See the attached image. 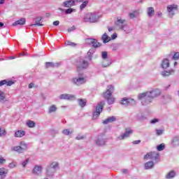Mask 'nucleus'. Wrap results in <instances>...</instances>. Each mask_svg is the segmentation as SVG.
Segmentation results:
<instances>
[{"instance_id":"obj_8","label":"nucleus","mask_w":179,"mask_h":179,"mask_svg":"<svg viewBox=\"0 0 179 179\" xmlns=\"http://www.w3.org/2000/svg\"><path fill=\"white\" fill-rule=\"evenodd\" d=\"M86 43L88 44V45H92L93 48H99V47H101V43L94 38H87Z\"/></svg>"},{"instance_id":"obj_21","label":"nucleus","mask_w":179,"mask_h":179,"mask_svg":"<svg viewBox=\"0 0 179 179\" xmlns=\"http://www.w3.org/2000/svg\"><path fill=\"white\" fill-rule=\"evenodd\" d=\"M42 171H43V167L41 166H35L32 171V173L33 174L38 175L40 174V173H41Z\"/></svg>"},{"instance_id":"obj_34","label":"nucleus","mask_w":179,"mask_h":179,"mask_svg":"<svg viewBox=\"0 0 179 179\" xmlns=\"http://www.w3.org/2000/svg\"><path fill=\"white\" fill-rule=\"evenodd\" d=\"M81 68L83 69H86V68H87V66H89V62L86 60H81Z\"/></svg>"},{"instance_id":"obj_3","label":"nucleus","mask_w":179,"mask_h":179,"mask_svg":"<svg viewBox=\"0 0 179 179\" xmlns=\"http://www.w3.org/2000/svg\"><path fill=\"white\" fill-rule=\"evenodd\" d=\"M100 19V15L97 13H88L84 15V22L90 23H96Z\"/></svg>"},{"instance_id":"obj_48","label":"nucleus","mask_w":179,"mask_h":179,"mask_svg":"<svg viewBox=\"0 0 179 179\" xmlns=\"http://www.w3.org/2000/svg\"><path fill=\"white\" fill-rule=\"evenodd\" d=\"M6 135V131L2 130V129L0 127V136H5Z\"/></svg>"},{"instance_id":"obj_57","label":"nucleus","mask_w":179,"mask_h":179,"mask_svg":"<svg viewBox=\"0 0 179 179\" xmlns=\"http://www.w3.org/2000/svg\"><path fill=\"white\" fill-rule=\"evenodd\" d=\"M53 25L54 26H59V21L57 20V21L53 22Z\"/></svg>"},{"instance_id":"obj_37","label":"nucleus","mask_w":179,"mask_h":179,"mask_svg":"<svg viewBox=\"0 0 179 179\" xmlns=\"http://www.w3.org/2000/svg\"><path fill=\"white\" fill-rule=\"evenodd\" d=\"M93 54H94V50H93L92 49H90L88 52H87V57H88V59L90 61H92V55H93Z\"/></svg>"},{"instance_id":"obj_58","label":"nucleus","mask_w":179,"mask_h":179,"mask_svg":"<svg viewBox=\"0 0 179 179\" xmlns=\"http://www.w3.org/2000/svg\"><path fill=\"white\" fill-rule=\"evenodd\" d=\"M75 30V26H73L72 27L69 28L68 29L69 33H71V31H73Z\"/></svg>"},{"instance_id":"obj_19","label":"nucleus","mask_w":179,"mask_h":179,"mask_svg":"<svg viewBox=\"0 0 179 179\" xmlns=\"http://www.w3.org/2000/svg\"><path fill=\"white\" fill-rule=\"evenodd\" d=\"M101 40L104 44H107V43L111 41V38L107 35V33H104L101 36Z\"/></svg>"},{"instance_id":"obj_53","label":"nucleus","mask_w":179,"mask_h":179,"mask_svg":"<svg viewBox=\"0 0 179 179\" xmlns=\"http://www.w3.org/2000/svg\"><path fill=\"white\" fill-rule=\"evenodd\" d=\"M156 122H159V119L155 118L150 121V124H156Z\"/></svg>"},{"instance_id":"obj_32","label":"nucleus","mask_w":179,"mask_h":179,"mask_svg":"<svg viewBox=\"0 0 179 179\" xmlns=\"http://www.w3.org/2000/svg\"><path fill=\"white\" fill-rule=\"evenodd\" d=\"M153 13H155V8H153V7H149L147 8V15L148 17H152V16H153Z\"/></svg>"},{"instance_id":"obj_15","label":"nucleus","mask_w":179,"mask_h":179,"mask_svg":"<svg viewBox=\"0 0 179 179\" xmlns=\"http://www.w3.org/2000/svg\"><path fill=\"white\" fill-rule=\"evenodd\" d=\"M64 8H72L75 6V0H67L63 2Z\"/></svg>"},{"instance_id":"obj_28","label":"nucleus","mask_w":179,"mask_h":179,"mask_svg":"<svg viewBox=\"0 0 179 179\" xmlns=\"http://www.w3.org/2000/svg\"><path fill=\"white\" fill-rule=\"evenodd\" d=\"M173 73H174V70L171 69L169 71H164L162 72V76L164 78H166L167 76H170V75H173Z\"/></svg>"},{"instance_id":"obj_11","label":"nucleus","mask_w":179,"mask_h":179,"mask_svg":"<svg viewBox=\"0 0 179 179\" xmlns=\"http://www.w3.org/2000/svg\"><path fill=\"white\" fill-rule=\"evenodd\" d=\"M125 20L117 19V20L115 22V24L119 27L121 30H124L125 29Z\"/></svg>"},{"instance_id":"obj_25","label":"nucleus","mask_w":179,"mask_h":179,"mask_svg":"<svg viewBox=\"0 0 179 179\" xmlns=\"http://www.w3.org/2000/svg\"><path fill=\"white\" fill-rule=\"evenodd\" d=\"M171 145H172L173 148H176V146H179V137H174L171 141Z\"/></svg>"},{"instance_id":"obj_54","label":"nucleus","mask_w":179,"mask_h":179,"mask_svg":"<svg viewBox=\"0 0 179 179\" xmlns=\"http://www.w3.org/2000/svg\"><path fill=\"white\" fill-rule=\"evenodd\" d=\"M133 145H139V143H141V140H136V141H132Z\"/></svg>"},{"instance_id":"obj_64","label":"nucleus","mask_w":179,"mask_h":179,"mask_svg":"<svg viewBox=\"0 0 179 179\" xmlns=\"http://www.w3.org/2000/svg\"><path fill=\"white\" fill-rule=\"evenodd\" d=\"M159 17L162 16V12H159L157 14Z\"/></svg>"},{"instance_id":"obj_5","label":"nucleus","mask_w":179,"mask_h":179,"mask_svg":"<svg viewBox=\"0 0 179 179\" xmlns=\"http://www.w3.org/2000/svg\"><path fill=\"white\" fill-rule=\"evenodd\" d=\"M104 104H106L104 101L98 103L97 106H96L95 111L93 112L92 120H97V118L100 117V114H101L103 112Z\"/></svg>"},{"instance_id":"obj_63","label":"nucleus","mask_w":179,"mask_h":179,"mask_svg":"<svg viewBox=\"0 0 179 179\" xmlns=\"http://www.w3.org/2000/svg\"><path fill=\"white\" fill-rule=\"evenodd\" d=\"M15 58H16L15 56H10V57H9V59H15Z\"/></svg>"},{"instance_id":"obj_22","label":"nucleus","mask_w":179,"mask_h":179,"mask_svg":"<svg viewBox=\"0 0 179 179\" xmlns=\"http://www.w3.org/2000/svg\"><path fill=\"white\" fill-rule=\"evenodd\" d=\"M161 66L163 69H167V68H169V66H170V62H169V60L167 59H164L162 61Z\"/></svg>"},{"instance_id":"obj_45","label":"nucleus","mask_w":179,"mask_h":179,"mask_svg":"<svg viewBox=\"0 0 179 179\" xmlns=\"http://www.w3.org/2000/svg\"><path fill=\"white\" fill-rule=\"evenodd\" d=\"M66 45H69L70 47H76V43L68 41L67 42L65 43Z\"/></svg>"},{"instance_id":"obj_27","label":"nucleus","mask_w":179,"mask_h":179,"mask_svg":"<svg viewBox=\"0 0 179 179\" xmlns=\"http://www.w3.org/2000/svg\"><path fill=\"white\" fill-rule=\"evenodd\" d=\"M46 171L48 177H52V176H54V173H55V169L51 168V166H48L46 169Z\"/></svg>"},{"instance_id":"obj_56","label":"nucleus","mask_w":179,"mask_h":179,"mask_svg":"<svg viewBox=\"0 0 179 179\" xmlns=\"http://www.w3.org/2000/svg\"><path fill=\"white\" fill-rule=\"evenodd\" d=\"M6 162V159L3 158H0V164H3Z\"/></svg>"},{"instance_id":"obj_16","label":"nucleus","mask_w":179,"mask_h":179,"mask_svg":"<svg viewBox=\"0 0 179 179\" xmlns=\"http://www.w3.org/2000/svg\"><path fill=\"white\" fill-rule=\"evenodd\" d=\"M155 167V162L153 161H148L144 164L145 170H151Z\"/></svg>"},{"instance_id":"obj_29","label":"nucleus","mask_w":179,"mask_h":179,"mask_svg":"<svg viewBox=\"0 0 179 179\" xmlns=\"http://www.w3.org/2000/svg\"><path fill=\"white\" fill-rule=\"evenodd\" d=\"M43 20V17H38L36 18L35 24H33L31 26H44V24H41V22Z\"/></svg>"},{"instance_id":"obj_59","label":"nucleus","mask_w":179,"mask_h":179,"mask_svg":"<svg viewBox=\"0 0 179 179\" xmlns=\"http://www.w3.org/2000/svg\"><path fill=\"white\" fill-rule=\"evenodd\" d=\"M115 38H117V34L115 33L111 36V39L115 40Z\"/></svg>"},{"instance_id":"obj_49","label":"nucleus","mask_w":179,"mask_h":179,"mask_svg":"<svg viewBox=\"0 0 179 179\" xmlns=\"http://www.w3.org/2000/svg\"><path fill=\"white\" fill-rule=\"evenodd\" d=\"M50 167H51L52 169H54V170H55L57 169V167H58V163H55L53 162Z\"/></svg>"},{"instance_id":"obj_18","label":"nucleus","mask_w":179,"mask_h":179,"mask_svg":"<svg viewBox=\"0 0 179 179\" xmlns=\"http://www.w3.org/2000/svg\"><path fill=\"white\" fill-rule=\"evenodd\" d=\"M14 84H15V82L12 80L7 81L6 80H2L0 81V87L5 85L6 86H12V85H14Z\"/></svg>"},{"instance_id":"obj_9","label":"nucleus","mask_w":179,"mask_h":179,"mask_svg":"<svg viewBox=\"0 0 179 179\" xmlns=\"http://www.w3.org/2000/svg\"><path fill=\"white\" fill-rule=\"evenodd\" d=\"M133 132L134 131H132V129H131L129 128H127V129H125L124 134L120 135L118 137V139H120V141H124V139H127V138H129V136L132 135Z\"/></svg>"},{"instance_id":"obj_33","label":"nucleus","mask_w":179,"mask_h":179,"mask_svg":"<svg viewBox=\"0 0 179 179\" xmlns=\"http://www.w3.org/2000/svg\"><path fill=\"white\" fill-rule=\"evenodd\" d=\"M57 106L55 105H52L48 108V113L52 114V113H55V111H57Z\"/></svg>"},{"instance_id":"obj_61","label":"nucleus","mask_w":179,"mask_h":179,"mask_svg":"<svg viewBox=\"0 0 179 179\" xmlns=\"http://www.w3.org/2000/svg\"><path fill=\"white\" fill-rule=\"evenodd\" d=\"M0 27H2L3 29H5V24H3V22H0Z\"/></svg>"},{"instance_id":"obj_7","label":"nucleus","mask_w":179,"mask_h":179,"mask_svg":"<svg viewBox=\"0 0 179 179\" xmlns=\"http://www.w3.org/2000/svg\"><path fill=\"white\" fill-rule=\"evenodd\" d=\"M11 150L12 152H17V153H24L27 150V144L24 142H21L20 145L11 148Z\"/></svg>"},{"instance_id":"obj_39","label":"nucleus","mask_w":179,"mask_h":179,"mask_svg":"<svg viewBox=\"0 0 179 179\" xmlns=\"http://www.w3.org/2000/svg\"><path fill=\"white\" fill-rule=\"evenodd\" d=\"M73 133V131H69V129H66L62 131V134L66 136L71 135Z\"/></svg>"},{"instance_id":"obj_52","label":"nucleus","mask_w":179,"mask_h":179,"mask_svg":"<svg viewBox=\"0 0 179 179\" xmlns=\"http://www.w3.org/2000/svg\"><path fill=\"white\" fill-rule=\"evenodd\" d=\"M8 167L10 169H15V167H16V164L13 162H11L8 164Z\"/></svg>"},{"instance_id":"obj_13","label":"nucleus","mask_w":179,"mask_h":179,"mask_svg":"<svg viewBox=\"0 0 179 179\" xmlns=\"http://www.w3.org/2000/svg\"><path fill=\"white\" fill-rule=\"evenodd\" d=\"M72 82L74 85L77 86H80V85H83L86 81L85 80V78H75L72 79Z\"/></svg>"},{"instance_id":"obj_41","label":"nucleus","mask_w":179,"mask_h":179,"mask_svg":"<svg viewBox=\"0 0 179 179\" xmlns=\"http://www.w3.org/2000/svg\"><path fill=\"white\" fill-rule=\"evenodd\" d=\"M164 99L165 100L166 103H170V101H171L172 100V98L170 95H166L165 96H164Z\"/></svg>"},{"instance_id":"obj_12","label":"nucleus","mask_w":179,"mask_h":179,"mask_svg":"<svg viewBox=\"0 0 179 179\" xmlns=\"http://www.w3.org/2000/svg\"><path fill=\"white\" fill-rule=\"evenodd\" d=\"M167 10L169 13V17H172L174 13V10H177V6L176 5H170L167 6Z\"/></svg>"},{"instance_id":"obj_62","label":"nucleus","mask_w":179,"mask_h":179,"mask_svg":"<svg viewBox=\"0 0 179 179\" xmlns=\"http://www.w3.org/2000/svg\"><path fill=\"white\" fill-rule=\"evenodd\" d=\"M5 3V0H0V5H3Z\"/></svg>"},{"instance_id":"obj_14","label":"nucleus","mask_w":179,"mask_h":179,"mask_svg":"<svg viewBox=\"0 0 179 179\" xmlns=\"http://www.w3.org/2000/svg\"><path fill=\"white\" fill-rule=\"evenodd\" d=\"M96 144L98 146H103L106 145V139L103 136H99L98 138L95 140Z\"/></svg>"},{"instance_id":"obj_50","label":"nucleus","mask_w":179,"mask_h":179,"mask_svg":"<svg viewBox=\"0 0 179 179\" xmlns=\"http://www.w3.org/2000/svg\"><path fill=\"white\" fill-rule=\"evenodd\" d=\"M29 162H30L29 159H27L25 161H24L22 164L23 167H26V166H27Z\"/></svg>"},{"instance_id":"obj_24","label":"nucleus","mask_w":179,"mask_h":179,"mask_svg":"<svg viewBox=\"0 0 179 179\" xmlns=\"http://www.w3.org/2000/svg\"><path fill=\"white\" fill-rule=\"evenodd\" d=\"M59 65V63L47 62L45 63V68H55V67H58Z\"/></svg>"},{"instance_id":"obj_46","label":"nucleus","mask_w":179,"mask_h":179,"mask_svg":"<svg viewBox=\"0 0 179 179\" xmlns=\"http://www.w3.org/2000/svg\"><path fill=\"white\" fill-rule=\"evenodd\" d=\"M129 16L130 17V19H135V17H136V12H133V13H130L129 14Z\"/></svg>"},{"instance_id":"obj_60","label":"nucleus","mask_w":179,"mask_h":179,"mask_svg":"<svg viewBox=\"0 0 179 179\" xmlns=\"http://www.w3.org/2000/svg\"><path fill=\"white\" fill-rule=\"evenodd\" d=\"M122 172L123 174H128V169H122Z\"/></svg>"},{"instance_id":"obj_47","label":"nucleus","mask_w":179,"mask_h":179,"mask_svg":"<svg viewBox=\"0 0 179 179\" xmlns=\"http://www.w3.org/2000/svg\"><path fill=\"white\" fill-rule=\"evenodd\" d=\"M179 59V52H176L173 56V59H174L175 61H177Z\"/></svg>"},{"instance_id":"obj_36","label":"nucleus","mask_w":179,"mask_h":179,"mask_svg":"<svg viewBox=\"0 0 179 179\" xmlns=\"http://www.w3.org/2000/svg\"><path fill=\"white\" fill-rule=\"evenodd\" d=\"M165 148L166 145H164V143H162L157 146V150H158V152H162V150H164Z\"/></svg>"},{"instance_id":"obj_51","label":"nucleus","mask_w":179,"mask_h":179,"mask_svg":"<svg viewBox=\"0 0 179 179\" xmlns=\"http://www.w3.org/2000/svg\"><path fill=\"white\" fill-rule=\"evenodd\" d=\"M76 139L77 141H82V139H85V136H81L80 134H78L76 137Z\"/></svg>"},{"instance_id":"obj_2","label":"nucleus","mask_w":179,"mask_h":179,"mask_svg":"<svg viewBox=\"0 0 179 179\" xmlns=\"http://www.w3.org/2000/svg\"><path fill=\"white\" fill-rule=\"evenodd\" d=\"M114 92V87L113 85L108 86V89L105 92H103V97L106 100H107L108 104L111 106V104H114L115 101V99L111 96H113V92Z\"/></svg>"},{"instance_id":"obj_42","label":"nucleus","mask_w":179,"mask_h":179,"mask_svg":"<svg viewBox=\"0 0 179 179\" xmlns=\"http://www.w3.org/2000/svg\"><path fill=\"white\" fill-rule=\"evenodd\" d=\"M155 131H156L157 136H160V135H163V134L164 132V129H156Z\"/></svg>"},{"instance_id":"obj_40","label":"nucleus","mask_w":179,"mask_h":179,"mask_svg":"<svg viewBox=\"0 0 179 179\" xmlns=\"http://www.w3.org/2000/svg\"><path fill=\"white\" fill-rule=\"evenodd\" d=\"M8 174V170L5 168H0V176Z\"/></svg>"},{"instance_id":"obj_6","label":"nucleus","mask_w":179,"mask_h":179,"mask_svg":"<svg viewBox=\"0 0 179 179\" xmlns=\"http://www.w3.org/2000/svg\"><path fill=\"white\" fill-rule=\"evenodd\" d=\"M101 57L103 59L101 66L103 68H108L111 65V60L108 59V52L107 51L101 52Z\"/></svg>"},{"instance_id":"obj_43","label":"nucleus","mask_w":179,"mask_h":179,"mask_svg":"<svg viewBox=\"0 0 179 179\" xmlns=\"http://www.w3.org/2000/svg\"><path fill=\"white\" fill-rule=\"evenodd\" d=\"M6 99L5 93L2 91H0V101H3Z\"/></svg>"},{"instance_id":"obj_20","label":"nucleus","mask_w":179,"mask_h":179,"mask_svg":"<svg viewBox=\"0 0 179 179\" xmlns=\"http://www.w3.org/2000/svg\"><path fill=\"white\" fill-rule=\"evenodd\" d=\"M26 24V18H21L17 21H15L13 24V26H23V24Z\"/></svg>"},{"instance_id":"obj_10","label":"nucleus","mask_w":179,"mask_h":179,"mask_svg":"<svg viewBox=\"0 0 179 179\" xmlns=\"http://www.w3.org/2000/svg\"><path fill=\"white\" fill-rule=\"evenodd\" d=\"M60 100H73L75 95L71 94H62L59 96Z\"/></svg>"},{"instance_id":"obj_30","label":"nucleus","mask_w":179,"mask_h":179,"mask_svg":"<svg viewBox=\"0 0 179 179\" xmlns=\"http://www.w3.org/2000/svg\"><path fill=\"white\" fill-rule=\"evenodd\" d=\"M26 135V131L18 130L15 133V136L16 138H22V136H24Z\"/></svg>"},{"instance_id":"obj_55","label":"nucleus","mask_w":179,"mask_h":179,"mask_svg":"<svg viewBox=\"0 0 179 179\" xmlns=\"http://www.w3.org/2000/svg\"><path fill=\"white\" fill-rule=\"evenodd\" d=\"M29 89H33V87H34V83H31L29 85H28Z\"/></svg>"},{"instance_id":"obj_31","label":"nucleus","mask_w":179,"mask_h":179,"mask_svg":"<svg viewBox=\"0 0 179 179\" xmlns=\"http://www.w3.org/2000/svg\"><path fill=\"white\" fill-rule=\"evenodd\" d=\"M174 177H176V171H171L166 175L165 178H166V179H173V178H174Z\"/></svg>"},{"instance_id":"obj_26","label":"nucleus","mask_w":179,"mask_h":179,"mask_svg":"<svg viewBox=\"0 0 179 179\" xmlns=\"http://www.w3.org/2000/svg\"><path fill=\"white\" fill-rule=\"evenodd\" d=\"M78 105L80 106V107H81V108H83V107H85L86 106V103H87V100H86V99H78Z\"/></svg>"},{"instance_id":"obj_17","label":"nucleus","mask_w":179,"mask_h":179,"mask_svg":"<svg viewBox=\"0 0 179 179\" xmlns=\"http://www.w3.org/2000/svg\"><path fill=\"white\" fill-rule=\"evenodd\" d=\"M115 121H117V117H115V116H111L103 120V125H107V124L115 122Z\"/></svg>"},{"instance_id":"obj_23","label":"nucleus","mask_w":179,"mask_h":179,"mask_svg":"<svg viewBox=\"0 0 179 179\" xmlns=\"http://www.w3.org/2000/svg\"><path fill=\"white\" fill-rule=\"evenodd\" d=\"M131 101H133V100L124 97L120 101V104H122V106H128V104H129Z\"/></svg>"},{"instance_id":"obj_1","label":"nucleus","mask_w":179,"mask_h":179,"mask_svg":"<svg viewBox=\"0 0 179 179\" xmlns=\"http://www.w3.org/2000/svg\"><path fill=\"white\" fill-rule=\"evenodd\" d=\"M160 94H162V91L155 88L148 92L139 94L138 97V100H141L142 106H149L150 103H153V99H156V97H159Z\"/></svg>"},{"instance_id":"obj_44","label":"nucleus","mask_w":179,"mask_h":179,"mask_svg":"<svg viewBox=\"0 0 179 179\" xmlns=\"http://www.w3.org/2000/svg\"><path fill=\"white\" fill-rule=\"evenodd\" d=\"M87 3H89L88 1H85L83 2V3L80 5V9H85L86 6H87Z\"/></svg>"},{"instance_id":"obj_38","label":"nucleus","mask_w":179,"mask_h":179,"mask_svg":"<svg viewBox=\"0 0 179 179\" xmlns=\"http://www.w3.org/2000/svg\"><path fill=\"white\" fill-rule=\"evenodd\" d=\"M64 12L66 15H71V13H73V12H76V10L70 7L69 8L65 10Z\"/></svg>"},{"instance_id":"obj_4","label":"nucleus","mask_w":179,"mask_h":179,"mask_svg":"<svg viewBox=\"0 0 179 179\" xmlns=\"http://www.w3.org/2000/svg\"><path fill=\"white\" fill-rule=\"evenodd\" d=\"M153 160L155 163H159L160 162V154L157 152H150L144 155V160Z\"/></svg>"},{"instance_id":"obj_35","label":"nucleus","mask_w":179,"mask_h":179,"mask_svg":"<svg viewBox=\"0 0 179 179\" xmlns=\"http://www.w3.org/2000/svg\"><path fill=\"white\" fill-rule=\"evenodd\" d=\"M27 125L29 128H34V127H36V122L33 120H28L27 122Z\"/></svg>"}]
</instances>
